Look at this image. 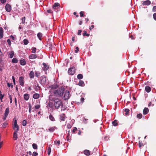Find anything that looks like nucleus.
Segmentation results:
<instances>
[{"label":"nucleus","mask_w":156,"mask_h":156,"mask_svg":"<svg viewBox=\"0 0 156 156\" xmlns=\"http://www.w3.org/2000/svg\"><path fill=\"white\" fill-rule=\"evenodd\" d=\"M65 90V88L63 87L59 88L57 90H55L54 91L53 94L55 96L60 97L63 95Z\"/></svg>","instance_id":"obj_1"},{"label":"nucleus","mask_w":156,"mask_h":156,"mask_svg":"<svg viewBox=\"0 0 156 156\" xmlns=\"http://www.w3.org/2000/svg\"><path fill=\"white\" fill-rule=\"evenodd\" d=\"M55 108L56 109H58L60 106L63 105L62 101L59 99H56L54 100Z\"/></svg>","instance_id":"obj_2"},{"label":"nucleus","mask_w":156,"mask_h":156,"mask_svg":"<svg viewBox=\"0 0 156 156\" xmlns=\"http://www.w3.org/2000/svg\"><path fill=\"white\" fill-rule=\"evenodd\" d=\"M39 83L42 85H45L48 83V80L45 76L43 75L41 77Z\"/></svg>","instance_id":"obj_3"},{"label":"nucleus","mask_w":156,"mask_h":156,"mask_svg":"<svg viewBox=\"0 0 156 156\" xmlns=\"http://www.w3.org/2000/svg\"><path fill=\"white\" fill-rule=\"evenodd\" d=\"M42 65L43 66V67H42V70L45 72V74H47V72L46 71L48 70L49 68V66L48 64L45 63H42Z\"/></svg>","instance_id":"obj_4"},{"label":"nucleus","mask_w":156,"mask_h":156,"mask_svg":"<svg viewBox=\"0 0 156 156\" xmlns=\"http://www.w3.org/2000/svg\"><path fill=\"white\" fill-rule=\"evenodd\" d=\"M75 72V68L74 66H72L68 70V73L69 75H73Z\"/></svg>","instance_id":"obj_5"},{"label":"nucleus","mask_w":156,"mask_h":156,"mask_svg":"<svg viewBox=\"0 0 156 156\" xmlns=\"http://www.w3.org/2000/svg\"><path fill=\"white\" fill-rule=\"evenodd\" d=\"M70 97V93L69 91L66 90L65 92L64 96V100H66L69 99Z\"/></svg>","instance_id":"obj_6"},{"label":"nucleus","mask_w":156,"mask_h":156,"mask_svg":"<svg viewBox=\"0 0 156 156\" xmlns=\"http://www.w3.org/2000/svg\"><path fill=\"white\" fill-rule=\"evenodd\" d=\"M9 112V108H7L5 111V112L4 114L3 117L2 118V119L3 121L5 120L6 119L8 115Z\"/></svg>","instance_id":"obj_7"},{"label":"nucleus","mask_w":156,"mask_h":156,"mask_svg":"<svg viewBox=\"0 0 156 156\" xmlns=\"http://www.w3.org/2000/svg\"><path fill=\"white\" fill-rule=\"evenodd\" d=\"M13 129L15 130L19 131V126L17 124V122L16 119H15L14 120V125L13 126Z\"/></svg>","instance_id":"obj_8"},{"label":"nucleus","mask_w":156,"mask_h":156,"mask_svg":"<svg viewBox=\"0 0 156 156\" xmlns=\"http://www.w3.org/2000/svg\"><path fill=\"white\" fill-rule=\"evenodd\" d=\"M24 78L23 76H20L19 78V82L20 85L22 86H24Z\"/></svg>","instance_id":"obj_9"},{"label":"nucleus","mask_w":156,"mask_h":156,"mask_svg":"<svg viewBox=\"0 0 156 156\" xmlns=\"http://www.w3.org/2000/svg\"><path fill=\"white\" fill-rule=\"evenodd\" d=\"M5 9L7 12H10L11 9V5L8 4H6L5 6Z\"/></svg>","instance_id":"obj_10"},{"label":"nucleus","mask_w":156,"mask_h":156,"mask_svg":"<svg viewBox=\"0 0 156 156\" xmlns=\"http://www.w3.org/2000/svg\"><path fill=\"white\" fill-rule=\"evenodd\" d=\"M18 131L14 130L13 133V138L14 140H17L18 138L17 136V133Z\"/></svg>","instance_id":"obj_11"},{"label":"nucleus","mask_w":156,"mask_h":156,"mask_svg":"<svg viewBox=\"0 0 156 156\" xmlns=\"http://www.w3.org/2000/svg\"><path fill=\"white\" fill-rule=\"evenodd\" d=\"M60 4L58 3H55L52 6L53 9L55 10V9L59 8Z\"/></svg>","instance_id":"obj_12"},{"label":"nucleus","mask_w":156,"mask_h":156,"mask_svg":"<svg viewBox=\"0 0 156 156\" xmlns=\"http://www.w3.org/2000/svg\"><path fill=\"white\" fill-rule=\"evenodd\" d=\"M37 56L34 54L30 55L29 56V58L30 59H35L37 58Z\"/></svg>","instance_id":"obj_13"},{"label":"nucleus","mask_w":156,"mask_h":156,"mask_svg":"<svg viewBox=\"0 0 156 156\" xmlns=\"http://www.w3.org/2000/svg\"><path fill=\"white\" fill-rule=\"evenodd\" d=\"M66 118V116L64 114H62L60 115V119L61 121H65V119Z\"/></svg>","instance_id":"obj_14"},{"label":"nucleus","mask_w":156,"mask_h":156,"mask_svg":"<svg viewBox=\"0 0 156 156\" xmlns=\"http://www.w3.org/2000/svg\"><path fill=\"white\" fill-rule=\"evenodd\" d=\"M29 77L31 79H33L34 77V73L33 71H31L29 73Z\"/></svg>","instance_id":"obj_15"},{"label":"nucleus","mask_w":156,"mask_h":156,"mask_svg":"<svg viewBox=\"0 0 156 156\" xmlns=\"http://www.w3.org/2000/svg\"><path fill=\"white\" fill-rule=\"evenodd\" d=\"M3 31L2 28L0 27V39L3 38Z\"/></svg>","instance_id":"obj_16"},{"label":"nucleus","mask_w":156,"mask_h":156,"mask_svg":"<svg viewBox=\"0 0 156 156\" xmlns=\"http://www.w3.org/2000/svg\"><path fill=\"white\" fill-rule=\"evenodd\" d=\"M84 154L88 156L90 155V151L88 150H85L83 151Z\"/></svg>","instance_id":"obj_17"},{"label":"nucleus","mask_w":156,"mask_h":156,"mask_svg":"<svg viewBox=\"0 0 156 156\" xmlns=\"http://www.w3.org/2000/svg\"><path fill=\"white\" fill-rule=\"evenodd\" d=\"M40 95L37 93H35L33 94V97L34 99H37L39 98Z\"/></svg>","instance_id":"obj_18"},{"label":"nucleus","mask_w":156,"mask_h":156,"mask_svg":"<svg viewBox=\"0 0 156 156\" xmlns=\"http://www.w3.org/2000/svg\"><path fill=\"white\" fill-rule=\"evenodd\" d=\"M30 95L28 94H25L24 95V99L26 100L27 101L29 98Z\"/></svg>","instance_id":"obj_19"},{"label":"nucleus","mask_w":156,"mask_h":156,"mask_svg":"<svg viewBox=\"0 0 156 156\" xmlns=\"http://www.w3.org/2000/svg\"><path fill=\"white\" fill-rule=\"evenodd\" d=\"M151 4V2L149 0H147L145 1H144L142 4L144 5H149Z\"/></svg>","instance_id":"obj_20"},{"label":"nucleus","mask_w":156,"mask_h":156,"mask_svg":"<svg viewBox=\"0 0 156 156\" xmlns=\"http://www.w3.org/2000/svg\"><path fill=\"white\" fill-rule=\"evenodd\" d=\"M149 110L147 108H145L143 110V113L144 115H146L148 112Z\"/></svg>","instance_id":"obj_21"},{"label":"nucleus","mask_w":156,"mask_h":156,"mask_svg":"<svg viewBox=\"0 0 156 156\" xmlns=\"http://www.w3.org/2000/svg\"><path fill=\"white\" fill-rule=\"evenodd\" d=\"M145 91L147 93L150 92L151 90V88L150 87L147 86L145 87Z\"/></svg>","instance_id":"obj_22"},{"label":"nucleus","mask_w":156,"mask_h":156,"mask_svg":"<svg viewBox=\"0 0 156 156\" xmlns=\"http://www.w3.org/2000/svg\"><path fill=\"white\" fill-rule=\"evenodd\" d=\"M20 64L21 65L24 66L26 64V62L24 59H21L20 60Z\"/></svg>","instance_id":"obj_23"},{"label":"nucleus","mask_w":156,"mask_h":156,"mask_svg":"<svg viewBox=\"0 0 156 156\" xmlns=\"http://www.w3.org/2000/svg\"><path fill=\"white\" fill-rule=\"evenodd\" d=\"M37 36L39 39L40 40H42V34L41 33H38L37 34Z\"/></svg>","instance_id":"obj_24"},{"label":"nucleus","mask_w":156,"mask_h":156,"mask_svg":"<svg viewBox=\"0 0 156 156\" xmlns=\"http://www.w3.org/2000/svg\"><path fill=\"white\" fill-rule=\"evenodd\" d=\"M14 55V52L13 51H11L10 52H9V57L10 58H13Z\"/></svg>","instance_id":"obj_25"},{"label":"nucleus","mask_w":156,"mask_h":156,"mask_svg":"<svg viewBox=\"0 0 156 156\" xmlns=\"http://www.w3.org/2000/svg\"><path fill=\"white\" fill-rule=\"evenodd\" d=\"M78 85L80 86H83L84 85L83 81L82 80H80L78 83Z\"/></svg>","instance_id":"obj_26"},{"label":"nucleus","mask_w":156,"mask_h":156,"mask_svg":"<svg viewBox=\"0 0 156 156\" xmlns=\"http://www.w3.org/2000/svg\"><path fill=\"white\" fill-rule=\"evenodd\" d=\"M83 36H86L87 37H89L90 36V34H87V31L86 30H84L83 31Z\"/></svg>","instance_id":"obj_27"},{"label":"nucleus","mask_w":156,"mask_h":156,"mask_svg":"<svg viewBox=\"0 0 156 156\" xmlns=\"http://www.w3.org/2000/svg\"><path fill=\"white\" fill-rule=\"evenodd\" d=\"M49 118L51 121H54L55 120L54 117L51 114L50 115H49Z\"/></svg>","instance_id":"obj_28"},{"label":"nucleus","mask_w":156,"mask_h":156,"mask_svg":"<svg viewBox=\"0 0 156 156\" xmlns=\"http://www.w3.org/2000/svg\"><path fill=\"white\" fill-rule=\"evenodd\" d=\"M12 62L13 63H16L18 62V60L16 58H14L12 60Z\"/></svg>","instance_id":"obj_29"},{"label":"nucleus","mask_w":156,"mask_h":156,"mask_svg":"<svg viewBox=\"0 0 156 156\" xmlns=\"http://www.w3.org/2000/svg\"><path fill=\"white\" fill-rule=\"evenodd\" d=\"M83 75L81 74H79L77 75V78L78 79L80 80L83 78Z\"/></svg>","instance_id":"obj_30"},{"label":"nucleus","mask_w":156,"mask_h":156,"mask_svg":"<svg viewBox=\"0 0 156 156\" xmlns=\"http://www.w3.org/2000/svg\"><path fill=\"white\" fill-rule=\"evenodd\" d=\"M33 148L34 149H37L38 148L37 145L36 144H33L32 145Z\"/></svg>","instance_id":"obj_31"},{"label":"nucleus","mask_w":156,"mask_h":156,"mask_svg":"<svg viewBox=\"0 0 156 156\" xmlns=\"http://www.w3.org/2000/svg\"><path fill=\"white\" fill-rule=\"evenodd\" d=\"M55 127H52L48 129V130L51 132H52L55 130Z\"/></svg>","instance_id":"obj_32"},{"label":"nucleus","mask_w":156,"mask_h":156,"mask_svg":"<svg viewBox=\"0 0 156 156\" xmlns=\"http://www.w3.org/2000/svg\"><path fill=\"white\" fill-rule=\"evenodd\" d=\"M136 117L137 118L141 119L142 117V115L141 113L138 114L136 115Z\"/></svg>","instance_id":"obj_33"},{"label":"nucleus","mask_w":156,"mask_h":156,"mask_svg":"<svg viewBox=\"0 0 156 156\" xmlns=\"http://www.w3.org/2000/svg\"><path fill=\"white\" fill-rule=\"evenodd\" d=\"M23 43L24 45H26L29 43V41L27 39H25L23 40Z\"/></svg>","instance_id":"obj_34"},{"label":"nucleus","mask_w":156,"mask_h":156,"mask_svg":"<svg viewBox=\"0 0 156 156\" xmlns=\"http://www.w3.org/2000/svg\"><path fill=\"white\" fill-rule=\"evenodd\" d=\"M36 48L35 47H33L32 48L31 52L33 53H35L36 52Z\"/></svg>","instance_id":"obj_35"},{"label":"nucleus","mask_w":156,"mask_h":156,"mask_svg":"<svg viewBox=\"0 0 156 156\" xmlns=\"http://www.w3.org/2000/svg\"><path fill=\"white\" fill-rule=\"evenodd\" d=\"M112 124L114 126H116L117 125V120H114L112 122Z\"/></svg>","instance_id":"obj_36"},{"label":"nucleus","mask_w":156,"mask_h":156,"mask_svg":"<svg viewBox=\"0 0 156 156\" xmlns=\"http://www.w3.org/2000/svg\"><path fill=\"white\" fill-rule=\"evenodd\" d=\"M51 148L50 147H49L47 150V152H48V155H49L51 153Z\"/></svg>","instance_id":"obj_37"},{"label":"nucleus","mask_w":156,"mask_h":156,"mask_svg":"<svg viewBox=\"0 0 156 156\" xmlns=\"http://www.w3.org/2000/svg\"><path fill=\"white\" fill-rule=\"evenodd\" d=\"M27 125V121L25 119L22 122V125L23 126H25Z\"/></svg>","instance_id":"obj_38"},{"label":"nucleus","mask_w":156,"mask_h":156,"mask_svg":"<svg viewBox=\"0 0 156 156\" xmlns=\"http://www.w3.org/2000/svg\"><path fill=\"white\" fill-rule=\"evenodd\" d=\"M129 110L128 109H125V112H126L125 115H127L129 113Z\"/></svg>","instance_id":"obj_39"},{"label":"nucleus","mask_w":156,"mask_h":156,"mask_svg":"<svg viewBox=\"0 0 156 156\" xmlns=\"http://www.w3.org/2000/svg\"><path fill=\"white\" fill-rule=\"evenodd\" d=\"M8 124L6 122H5L2 125V127L3 128H5L6 126L8 125Z\"/></svg>","instance_id":"obj_40"},{"label":"nucleus","mask_w":156,"mask_h":156,"mask_svg":"<svg viewBox=\"0 0 156 156\" xmlns=\"http://www.w3.org/2000/svg\"><path fill=\"white\" fill-rule=\"evenodd\" d=\"M35 76L37 77H38L40 75V73L38 72H36L35 73Z\"/></svg>","instance_id":"obj_41"},{"label":"nucleus","mask_w":156,"mask_h":156,"mask_svg":"<svg viewBox=\"0 0 156 156\" xmlns=\"http://www.w3.org/2000/svg\"><path fill=\"white\" fill-rule=\"evenodd\" d=\"M139 146L140 148L142 146H144V144L143 143L139 141Z\"/></svg>","instance_id":"obj_42"},{"label":"nucleus","mask_w":156,"mask_h":156,"mask_svg":"<svg viewBox=\"0 0 156 156\" xmlns=\"http://www.w3.org/2000/svg\"><path fill=\"white\" fill-rule=\"evenodd\" d=\"M84 12L83 11H81L80 12V16L81 17H84Z\"/></svg>","instance_id":"obj_43"},{"label":"nucleus","mask_w":156,"mask_h":156,"mask_svg":"<svg viewBox=\"0 0 156 156\" xmlns=\"http://www.w3.org/2000/svg\"><path fill=\"white\" fill-rule=\"evenodd\" d=\"M25 17L24 16L22 18L21 20H22V23H25Z\"/></svg>","instance_id":"obj_44"},{"label":"nucleus","mask_w":156,"mask_h":156,"mask_svg":"<svg viewBox=\"0 0 156 156\" xmlns=\"http://www.w3.org/2000/svg\"><path fill=\"white\" fill-rule=\"evenodd\" d=\"M38 153L35 151H34L33 152V153L32 154V156H36L38 155Z\"/></svg>","instance_id":"obj_45"},{"label":"nucleus","mask_w":156,"mask_h":156,"mask_svg":"<svg viewBox=\"0 0 156 156\" xmlns=\"http://www.w3.org/2000/svg\"><path fill=\"white\" fill-rule=\"evenodd\" d=\"M79 51V48L78 47H76V50L75 51V52L76 53H77Z\"/></svg>","instance_id":"obj_46"},{"label":"nucleus","mask_w":156,"mask_h":156,"mask_svg":"<svg viewBox=\"0 0 156 156\" xmlns=\"http://www.w3.org/2000/svg\"><path fill=\"white\" fill-rule=\"evenodd\" d=\"M40 108V105H37L35 106V108L36 109H39Z\"/></svg>","instance_id":"obj_47"},{"label":"nucleus","mask_w":156,"mask_h":156,"mask_svg":"<svg viewBox=\"0 0 156 156\" xmlns=\"http://www.w3.org/2000/svg\"><path fill=\"white\" fill-rule=\"evenodd\" d=\"M82 32V30H78V32L77 34L78 35H81V32Z\"/></svg>","instance_id":"obj_48"},{"label":"nucleus","mask_w":156,"mask_h":156,"mask_svg":"<svg viewBox=\"0 0 156 156\" xmlns=\"http://www.w3.org/2000/svg\"><path fill=\"white\" fill-rule=\"evenodd\" d=\"M9 98L10 100V103L11 104L12 103V97L10 94H9Z\"/></svg>","instance_id":"obj_49"},{"label":"nucleus","mask_w":156,"mask_h":156,"mask_svg":"<svg viewBox=\"0 0 156 156\" xmlns=\"http://www.w3.org/2000/svg\"><path fill=\"white\" fill-rule=\"evenodd\" d=\"M77 130V129L76 127H74V129L73 130L72 132L73 133H75L76 132V131Z\"/></svg>","instance_id":"obj_50"},{"label":"nucleus","mask_w":156,"mask_h":156,"mask_svg":"<svg viewBox=\"0 0 156 156\" xmlns=\"http://www.w3.org/2000/svg\"><path fill=\"white\" fill-rule=\"evenodd\" d=\"M152 10L154 12L156 11V6H154L153 7Z\"/></svg>","instance_id":"obj_51"},{"label":"nucleus","mask_w":156,"mask_h":156,"mask_svg":"<svg viewBox=\"0 0 156 156\" xmlns=\"http://www.w3.org/2000/svg\"><path fill=\"white\" fill-rule=\"evenodd\" d=\"M7 42L8 43V44L9 46H10L11 45V41L10 39H8L7 40Z\"/></svg>","instance_id":"obj_52"},{"label":"nucleus","mask_w":156,"mask_h":156,"mask_svg":"<svg viewBox=\"0 0 156 156\" xmlns=\"http://www.w3.org/2000/svg\"><path fill=\"white\" fill-rule=\"evenodd\" d=\"M47 11L49 13H52L53 12L52 10H51V9H49L47 10Z\"/></svg>","instance_id":"obj_53"},{"label":"nucleus","mask_w":156,"mask_h":156,"mask_svg":"<svg viewBox=\"0 0 156 156\" xmlns=\"http://www.w3.org/2000/svg\"><path fill=\"white\" fill-rule=\"evenodd\" d=\"M153 18L156 21V13H154L153 14Z\"/></svg>","instance_id":"obj_54"},{"label":"nucleus","mask_w":156,"mask_h":156,"mask_svg":"<svg viewBox=\"0 0 156 156\" xmlns=\"http://www.w3.org/2000/svg\"><path fill=\"white\" fill-rule=\"evenodd\" d=\"M7 85L9 87H10V86H11L12 87H13V85H12V84H10L9 83H7Z\"/></svg>","instance_id":"obj_55"},{"label":"nucleus","mask_w":156,"mask_h":156,"mask_svg":"<svg viewBox=\"0 0 156 156\" xmlns=\"http://www.w3.org/2000/svg\"><path fill=\"white\" fill-rule=\"evenodd\" d=\"M6 0H0L1 2L3 4L5 3L6 2Z\"/></svg>","instance_id":"obj_56"},{"label":"nucleus","mask_w":156,"mask_h":156,"mask_svg":"<svg viewBox=\"0 0 156 156\" xmlns=\"http://www.w3.org/2000/svg\"><path fill=\"white\" fill-rule=\"evenodd\" d=\"M84 98H80V101H81V102L82 103H83V102L84 101Z\"/></svg>","instance_id":"obj_57"},{"label":"nucleus","mask_w":156,"mask_h":156,"mask_svg":"<svg viewBox=\"0 0 156 156\" xmlns=\"http://www.w3.org/2000/svg\"><path fill=\"white\" fill-rule=\"evenodd\" d=\"M69 133H68L67 135V136L66 137L67 140V141H69Z\"/></svg>","instance_id":"obj_58"},{"label":"nucleus","mask_w":156,"mask_h":156,"mask_svg":"<svg viewBox=\"0 0 156 156\" xmlns=\"http://www.w3.org/2000/svg\"><path fill=\"white\" fill-rule=\"evenodd\" d=\"M4 96V95L2 94V95H0V99H3Z\"/></svg>","instance_id":"obj_59"},{"label":"nucleus","mask_w":156,"mask_h":156,"mask_svg":"<svg viewBox=\"0 0 156 156\" xmlns=\"http://www.w3.org/2000/svg\"><path fill=\"white\" fill-rule=\"evenodd\" d=\"M28 107H29V109H31V108H32V105H31V104L30 103H29L28 104Z\"/></svg>","instance_id":"obj_60"},{"label":"nucleus","mask_w":156,"mask_h":156,"mask_svg":"<svg viewBox=\"0 0 156 156\" xmlns=\"http://www.w3.org/2000/svg\"><path fill=\"white\" fill-rule=\"evenodd\" d=\"M10 37V38L12 39L13 40H15V37L11 35Z\"/></svg>","instance_id":"obj_61"},{"label":"nucleus","mask_w":156,"mask_h":156,"mask_svg":"<svg viewBox=\"0 0 156 156\" xmlns=\"http://www.w3.org/2000/svg\"><path fill=\"white\" fill-rule=\"evenodd\" d=\"M3 144V142L2 141L1 142H0V148H1L2 147Z\"/></svg>","instance_id":"obj_62"},{"label":"nucleus","mask_w":156,"mask_h":156,"mask_svg":"<svg viewBox=\"0 0 156 156\" xmlns=\"http://www.w3.org/2000/svg\"><path fill=\"white\" fill-rule=\"evenodd\" d=\"M15 105H17V101L16 98H15Z\"/></svg>","instance_id":"obj_63"},{"label":"nucleus","mask_w":156,"mask_h":156,"mask_svg":"<svg viewBox=\"0 0 156 156\" xmlns=\"http://www.w3.org/2000/svg\"><path fill=\"white\" fill-rule=\"evenodd\" d=\"M79 24L80 25H81L82 24V20H81L80 22H79Z\"/></svg>","instance_id":"obj_64"}]
</instances>
